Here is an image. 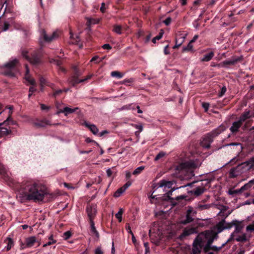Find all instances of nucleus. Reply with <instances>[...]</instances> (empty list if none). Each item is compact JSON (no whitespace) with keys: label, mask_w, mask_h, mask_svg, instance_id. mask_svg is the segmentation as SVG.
<instances>
[{"label":"nucleus","mask_w":254,"mask_h":254,"mask_svg":"<svg viewBox=\"0 0 254 254\" xmlns=\"http://www.w3.org/2000/svg\"><path fill=\"white\" fill-rule=\"evenodd\" d=\"M22 192L26 200L40 202L48 194L46 187L38 182H26L22 187Z\"/></svg>","instance_id":"1"},{"label":"nucleus","mask_w":254,"mask_h":254,"mask_svg":"<svg viewBox=\"0 0 254 254\" xmlns=\"http://www.w3.org/2000/svg\"><path fill=\"white\" fill-rule=\"evenodd\" d=\"M253 170H254V156L238 165L237 167L232 168L230 171V176L231 178H235L242 174Z\"/></svg>","instance_id":"2"},{"label":"nucleus","mask_w":254,"mask_h":254,"mask_svg":"<svg viewBox=\"0 0 254 254\" xmlns=\"http://www.w3.org/2000/svg\"><path fill=\"white\" fill-rule=\"evenodd\" d=\"M217 238L216 234H214L210 230H208L200 233L194 240L203 246L205 251L209 249L213 250L212 248L214 246H211V245Z\"/></svg>","instance_id":"3"},{"label":"nucleus","mask_w":254,"mask_h":254,"mask_svg":"<svg viewBox=\"0 0 254 254\" xmlns=\"http://www.w3.org/2000/svg\"><path fill=\"white\" fill-rule=\"evenodd\" d=\"M225 129V127L221 125L217 128L207 133L203 137L202 140L200 142L201 146L205 148H209L214 138Z\"/></svg>","instance_id":"4"},{"label":"nucleus","mask_w":254,"mask_h":254,"mask_svg":"<svg viewBox=\"0 0 254 254\" xmlns=\"http://www.w3.org/2000/svg\"><path fill=\"white\" fill-rule=\"evenodd\" d=\"M18 63V61L16 59L9 61L2 66L4 70L2 72V74L10 77H15L16 72V68Z\"/></svg>","instance_id":"5"},{"label":"nucleus","mask_w":254,"mask_h":254,"mask_svg":"<svg viewBox=\"0 0 254 254\" xmlns=\"http://www.w3.org/2000/svg\"><path fill=\"white\" fill-rule=\"evenodd\" d=\"M248 239H249L246 234H236V232H233L231 234L230 237L227 240V241L225 243H223L220 247H217L216 246H213L212 248L213 251L218 252L224 247L227 243H230L234 240L239 242H245L247 241Z\"/></svg>","instance_id":"6"},{"label":"nucleus","mask_w":254,"mask_h":254,"mask_svg":"<svg viewBox=\"0 0 254 254\" xmlns=\"http://www.w3.org/2000/svg\"><path fill=\"white\" fill-rule=\"evenodd\" d=\"M198 166L192 161H189L182 163L176 167V170L179 171H185L190 173V176H194L193 169L196 168Z\"/></svg>","instance_id":"7"},{"label":"nucleus","mask_w":254,"mask_h":254,"mask_svg":"<svg viewBox=\"0 0 254 254\" xmlns=\"http://www.w3.org/2000/svg\"><path fill=\"white\" fill-rule=\"evenodd\" d=\"M28 52L23 50L22 52V56L28 60L32 64L37 65L41 62V55L39 51H34L31 54V57L27 55Z\"/></svg>","instance_id":"8"},{"label":"nucleus","mask_w":254,"mask_h":254,"mask_svg":"<svg viewBox=\"0 0 254 254\" xmlns=\"http://www.w3.org/2000/svg\"><path fill=\"white\" fill-rule=\"evenodd\" d=\"M233 225H235V222L233 221L230 223L226 222L225 219H223L219 222L213 229L210 230L214 234H218L222 232L225 229H229L232 227Z\"/></svg>","instance_id":"9"},{"label":"nucleus","mask_w":254,"mask_h":254,"mask_svg":"<svg viewBox=\"0 0 254 254\" xmlns=\"http://www.w3.org/2000/svg\"><path fill=\"white\" fill-rule=\"evenodd\" d=\"M59 33L58 31H55L51 34L47 35L44 30H42L41 32L40 37L43 38L46 42H51L58 38Z\"/></svg>","instance_id":"10"},{"label":"nucleus","mask_w":254,"mask_h":254,"mask_svg":"<svg viewBox=\"0 0 254 254\" xmlns=\"http://www.w3.org/2000/svg\"><path fill=\"white\" fill-rule=\"evenodd\" d=\"M196 214V211L194 210L192 207H189L187 211L186 218L185 219L181 221V223L183 224H187L192 222Z\"/></svg>","instance_id":"11"},{"label":"nucleus","mask_w":254,"mask_h":254,"mask_svg":"<svg viewBox=\"0 0 254 254\" xmlns=\"http://www.w3.org/2000/svg\"><path fill=\"white\" fill-rule=\"evenodd\" d=\"M80 74L81 73L77 70L76 68H75L74 75L71 77V78L69 80V82L72 85V86H74L79 83H81L87 80V78L79 79L78 77Z\"/></svg>","instance_id":"12"},{"label":"nucleus","mask_w":254,"mask_h":254,"mask_svg":"<svg viewBox=\"0 0 254 254\" xmlns=\"http://www.w3.org/2000/svg\"><path fill=\"white\" fill-rule=\"evenodd\" d=\"M38 242V240L37 239L34 237V236H31V237H29L27 238L25 240V245H24V244L22 245V248H30L31 247H32L34 244H35V243L36 242ZM40 243L38 242V246L40 245Z\"/></svg>","instance_id":"13"},{"label":"nucleus","mask_w":254,"mask_h":254,"mask_svg":"<svg viewBox=\"0 0 254 254\" xmlns=\"http://www.w3.org/2000/svg\"><path fill=\"white\" fill-rule=\"evenodd\" d=\"M86 211L90 222L91 220H93L96 215L97 212L96 207L93 205H88L86 208Z\"/></svg>","instance_id":"14"},{"label":"nucleus","mask_w":254,"mask_h":254,"mask_svg":"<svg viewBox=\"0 0 254 254\" xmlns=\"http://www.w3.org/2000/svg\"><path fill=\"white\" fill-rule=\"evenodd\" d=\"M196 229L195 227H187L186 228L181 235V237H184L186 236H188L193 234L196 233Z\"/></svg>","instance_id":"15"},{"label":"nucleus","mask_w":254,"mask_h":254,"mask_svg":"<svg viewBox=\"0 0 254 254\" xmlns=\"http://www.w3.org/2000/svg\"><path fill=\"white\" fill-rule=\"evenodd\" d=\"M252 117H254V113L250 111H246L241 116L239 120L243 123L246 120Z\"/></svg>","instance_id":"16"},{"label":"nucleus","mask_w":254,"mask_h":254,"mask_svg":"<svg viewBox=\"0 0 254 254\" xmlns=\"http://www.w3.org/2000/svg\"><path fill=\"white\" fill-rule=\"evenodd\" d=\"M203 247L200 245L199 243L196 242L195 240L193 243L192 247V254H200L201 249Z\"/></svg>","instance_id":"17"},{"label":"nucleus","mask_w":254,"mask_h":254,"mask_svg":"<svg viewBox=\"0 0 254 254\" xmlns=\"http://www.w3.org/2000/svg\"><path fill=\"white\" fill-rule=\"evenodd\" d=\"M26 68V73L25 75V79L26 81H27L30 84L32 85H35L36 84V82L35 80L30 77L29 74V69L28 68L27 65H25Z\"/></svg>","instance_id":"18"},{"label":"nucleus","mask_w":254,"mask_h":254,"mask_svg":"<svg viewBox=\"0 0 254 254\" xmlns=\"http://www.w3.org/2000/svg\"><path fill=\"white\" fill-rule=\"evenodd\" d=\"M242 123L239 120L234 122L230 129L232 133H236L239 130V128L241 127Z\"/></svg>","instance_id":"19"},{"label":"nucleus","mask_w":254,"mask_h":254,"mask_svg":"<svg viewBox=\"0 0 254 254\" xmlns=\"http://www.w3.org/2000/svg\"><path fill=\"white\" fill-rule=\"evenodd\" d=\"M78 110V107H76L74 108H70L67 107L64 108L63 110H61L59 112V113H63L64 114V115L67 116L68 114L73 113L75 112L76 110Z\"/></svg>","instance_id":"20"},{"label":"nucleus","mask_w":254,"mask_h":254,"mask_svg":"<svg viewBox=\"0 0 254 254\" xmlns=\"http://www.w3.org/2000/svg\"><path fill=\"white\" fill-rule=\"evenodd\" d=\"M174 182V181H167L166 180H162L159 182V188H162L163 187H167L168 188H171L173 185Z\"/></svg>","instance_id":"21"},{"label":"nucleus","mask_w":254,"mask_h":254,"mask_svg":"<svg viewBox=\"0 0 254 254\" xmlns=\"http://www.w3.org/2000/svg\"><path fill=\"white\" fill-rule=\"evenodd\" d=\"M50 125V121L46 119H44L43 120L34 123V125L38 127H44L46 125Z\"/></svg>","instance_id":"22"},{"label":"nucleus","mask_w":254,"mask_h":254,"mask_svg":"<svg viewBox=\"0 0 254 254\" xmlns=\"http://www.w3.org/2000/svg\"><path fill=\"white\" fill-rule=\"evenodd\" d=\"M84 125L94 134H97L98 133L99 130L95 125L90 124L87 122H85Z\"/></svg>","instance_id":"23"},{"label":"nucleus","mask_w":254,"mask_h":254,"mask_svg":"<svg viewBox=\"0 0 254 254\" xmlns=\"http://www.w3.org/2000/svg\"><path fill=\"white\" fill-rule=\"evenodd\" d=\"M205 190L204 187H198L192 191V193L195 196H199L204 192Z\"/></svg>","instance_id":"24"},{"label":"nucleus","mask_w":254,"mask_h":254,"mask_svg":"<svg viewBox=\"0 0 254 254\" xmlns=\"http://www.w3.org/2000/svg\"><path fill=\"white\" fill-rule=\"evenodd\" d=\"M91 233L92 235H94L97 239L99 238V234L96 230L93 220L90 221Z\"/></svg>","instance_id":"25"},{"label":"nucleus","mask_w":254,"mask_h":254,"mask_svg":"<svg viewBox=\"0 0 254 254\" xmlns=\"http://www.w3.org/2000/svg\"><path fill=\"white\" fill-rule=\"evenodd\" d=\"M185 39V36H183L181 37L180 38H176V44L175 46L173 47V49H176L179 47L184 42Z\"/></svg>","instance_id":"26"},{"label":"nucleus","mask_w":254,"mask_h":254,"mask_svg":"<svg viewBox=\"0 0 254 254\" xmlns=\"http://www.w3.org/2000/svg\"><path fill=\"white\" fill-rule=\"evenodd\" d=\"M0 174L4 177H8V171L4 165L0 162Z\"/></svg>","instance_id":"27"},{"label":"nucleus","mask_w":254,"mask_h":254,"mask_svg":"<svg viewBox=\"0 0 254 254\" xmlns=\"http://www.w3.org/2000/svg\"><path fill=\"white\" fill-rule=\"evenodd\" d=\"M214 56V53L213 52H211L210 53L206 54L204 56L203 58L201 59V61L202 62H208L210 61L212 58Z\"/></svg>","instance_id":"28"},{"label":"nucleus","mask_w":254,"mask_h":254,"mask_svg":"<svg viewBox=\"0 0 254 254\" xmlns=\"http://www.w3.org/2000/svg\"><path fill=\"white\" fill-rule=\"evenodd\" d=\"M238 61V59H232L224 61L222 62L223 65H234Z\"/></svg>","instance_id":"29"},{"label":"nucleus","mask_w":254,"mask_h":254,"mask_svg":"<svg viewBox=\"0 0 254 254\" xmlns=\"http://www.w3.org/2000/svg\"><path fill=\"white\" fill-rule=\"evenodd\" d=\"M5 243H6L7 244V246L5 247L6 251H8L9 250H10L11 247L13 246V242L12 239H11L10 238H7L5 240Z\"/></svg>","instance_id":"30"},{"label":"nucleus","mask_w":254,"mask_h":254,"mask_svg":"<svg viewBox=\"0 0 254 254\" xmlns=\"http://www.w3.org/2000/svg\"><path fill=\"white\" fill-rule=\"evenodd\" d=\"M195 182H193L192 183H188V184H186V185H185L184 186H181V187L177 188H172L171 190L167 192V197H170V195H172V193L173 191H174L178 189L179 188H185V187H186L187 186H191Z\"/></svg>","instance_id":"31"},{"label":"nucleus","mask_w":254,"mask_h":254,"mask_svg":"<svg viewBox=\"0 0 254 254\" xmlns=\"http://www.w3.org/2000/svg\"><path fill=\"white\" fill-rule=\"evenodd\" d=\"M227 207L223 206L222 208L221 209L220 211L219 212L218 215H221L223 217H224L225 218L228 216V215L230 214V212H228L227 213L225 214V211L227 210Z\"/></svg>","instance_id":"32"},{"label":"nucleus","mask_w":254,"mask_h":254,"mask_svg":"<svg viewBox=\"0 0 254 254\" xmlns=\"http://www.w3.org/2000/svg\"><path fill=\"white\" fill-rule=\"evenodd\" d=\"M254 181H250L248 183L245 184L244 186H243V187H242L241 188V190H242V191H244L245 190H247L248 189H249L250 188L252 187V185L254 184Z\"/></svg>","instance_id":"33"},{"label":"nucleus","mask_w":254,"mask_h":254,"mask_svg":"<svg viewBox=\"0 0 254 254\" xmlns=\"http://www.w3.org/2000/svg\"><path fill=\"white\" fill-rule=\"evenodd\" d=\"M242 191H243L241 190V188L240 189H238V190L231 189V190H229L228 193L230 195H232L234 196V195H237L238 194L241 193Z\"/></svg>","instance_id":"34"},{"label":"nucleus","mask_w":254,"mask_h":254,"mask_svg":"<svg viewBox=\"0 0 254 254\" xmlns=\"http://www.w3.org/2000/svg\"><path fill=\"white\" fill-rule=\"evenodd\" d=\"M163 34H164L163 30L161 29L160 32L159 33V35L156 36L154 38H153V39L152 40V42L153 43H155L156 40H159L162 37Z\"/></svg>","instance_id":"35"},{"label":"nucleus","mask_w":254,"mask_h":254,"mask_svg":"<svg viewBox=\"0 0 254 254\" xmlns=\"http://www.w3.org/2000/svg\"><path fill=\"white\" fill-rule=\"evenodd\" d=\"M99 22V19H94V18H87V25H90L91 24H95L98 23Z\"/></svg>","instance_id":"36"},{"label":"nucleus","mask_w":254,"mask_h":254,"mask_svg":"<svg viewBox=\"0 0 254 254\" xmlns=\"http://www.w3.org/2000/svg\"><path fill=\"white\" fill-rule=\"evenodd\" d=\"M11 131L8 130L7 128L0 126V133L2 135H6L9 134Z\"/></svg>","instance_id":"37"},{"label":"nucleus","mask_w":254,"mask_h":254,"mask_svg":"<svg viewBox=\"0 0 254 254\" xmlns=\"http://www.w3.org/2000/svg\"><path fill=\"white\" fill-rule=\"evenodd\" d=\"M111 75L112 76L116 77L118 78H121L123 76V74L117 71H112L111 73Z\"/></svg>","instance_id":"38"},{"label":"nucleus","mask_w":254,"mask_h":254,"mask_svg":"<svg viewBox=\"0 0 254 254\" xmlns=\"http://www.w3.org/2000/svg\"><path fill=\"white\" fill-rule=\"evenodd\" d=\"M124 212L123 208H120L119 212L116 214V217L119 220V222L122 220V214Z\"/></svg>","instance_id":"39"},{"label":"nucleus","mask_w":254,"mask_h":254,"mask_svg":"<svg viewBox=\"0 0 254 254\" xmlns=\"http://www.w3.org/2000/svg\"><path fill=\"white\" fill-rule=\"evenodd\" d=\"M113 31L118 34L122 33V27L119 25H116L114 26Z\"/></svg>","instance_id":"40"},{"label":"nucleus","mask_w":254,"mask_h":254,"mask_svg":"<svg viewBox=\"0 0 254 254\" xmlns=\"http://www.w3.org/2000/svg\"><path fill=\"white\" fill-rule=\"evenodd\" d=\"M191 43H190V42L187 46L184 47L183 48V52H188L192 50L193 46Z\"/></svg>","instance_id":"41"},{"label":"nucleus","mask_w":254,"mask_h":254,"mask_svg":"<svg viewBox=\"0 0 254 254\" xmlns=\"http://www.w3.org/2000/svg\"><path fill=\"white\" fill-rule=\"evenodd\" d=\"M126 190L123 188H121L119 189L115 193L114 196L115 197H118L120 196V195L123 193Z\"/></svg>","instance_id":"42"},{"label":"nucleus","mask_w":254,"mask_h":254,"mask_svg":"<svg viewBox=\"0 0 254 254\" xmlns=\"http://www.w3.org/2000/svg\"><path fill=\"white\" fill-rule=\"evenodd\" d=\"M49 241L48 242H47V243L45 244L44 245H43V247H45L46 246H50L53 244H54L56 243V241L53 240V236L52 235H51L49 238Z\"/></svg>","instance_id":"43"},{"label":"nucleus","mask_w":254,"mask_h":254,"mask_svg":"<svg viewBox=\"0 0 254 254\" xmlns=\"http://www.w3.org/2000/svg\"><path fill=\"white\" fill-rule=\"evenodd\" d=\"M144 169V167L140 166L134 170L132 173L133 175H136L139 174Z\"/></svg>","instance_id":"44"},{"label":"nucleus","mask_w":254,"mask_h":254,"mask_svg":"<svg viewBox=\"0 0 254 254\" xmlns=\"http://www.w3.org/2000/svg\"><path fill=\"white\" fill-rule=\"evenodd\" d=\"M246 230L248 232H254V223L248 225L246 228Z\"/></svg>","instance_id":"45"},{"label":"nucleus","mask_w":254,"mask_h":254,"mask_svg":"<svg viewBox=\"0 0 254 254\" xmlns=\"http://www.w3.org/2000/svg\"><path fill=\"white\" fill-rule=\"evenodd\" d=\"M165 153L163 152H160L155 157L154 160L157 161L165 156Z\"/></svg>","instance_id":"46"},{"label":"nucleus","mask_w":254,"mask_h":254,"mask_svg":"<svg viewBox=\"0 0 254 254\" xmlns=\"http://www.w3.org/2000/svg\"><path fill=\"white\" fill-rule=\"evenodd\" d=\"M234 221L235 222V225H234L236 226L235 230L234 231V232H236V234H239V232L241 231L242 228L241 226H239L236 224V221Z\"/></svg>","instance_id":"47"},{"label":"nucleus","mask_w":254,"mask_h":254,"mask_svg":"<svg viewBox=\"0 0 254 254\" xmlns=\"http://www.w3.org/2000/svg\"><path fill=\"white\" fill-rule=\"evenodd\" d=\"M40 82L41 86V90H42V87L44 84H47V83L46 82V79L43 77H40Z\"/></svg>","instance_id":"48"},{"label":"nucleus","mask_w":254,"mask_h":254,"mask_svg":"<svg viewBox=\"0 0 254 254\" xmlns=\"http://www.w3.org/2000/svg\"><path fill=\"white\" fill-rule=\"evenodd\" d=\"M36 88H34L33 86H31L29 88V94H28V97L30 98L31 96L32 95V93L36 91Z\"/></svg>","instance_id":"49"},{"label":"nucleus","mask_w":254,"mask_h":254,"mask_svg":"<svg viewBox=\"0 0 254 254\" xmlns=\"http://www.w3.org/2000/svg\"><path fill=\"white\" fill-rule=\"evenodd\" d=\"M132 126L135 127V128L138 129L139 132H141L143 130V127L141 125H132Z\"/></svg>","instance_id":"50"},{"label":"nucleus","mask_w":254,"mask_h":254,"mask_svg":"<svg viewBox=\"0 0 254 254\" xmlns=\"http://www.w3.org/2000/svg\"><path fill=\"white\" fill-rule=\"evenodd\" d=\"M231 145H233V146H240V150H242V145L241 143H230V144H228L227 145V146H231Z\"/></svg>","instance_id":"51"},{"label":"nucleus","mask_w":254,"mask_h":254,"mask_svg":"<svg viewBox=\"0 0 254 254\" xmlns=\"http://www.w3.org/2000/svg\"><path fill=\"white\" fill-rule=\"evenodd\" d=\"M9 26V24L8 22H6V21L4 22L2 30L3 31H5L7 30L8 29Z\"/></svg>","instance_id":"52"},{"label":"nucleus","mask_w":254,"mask_h":254,"mask_svg":"<svg viewBox=\"0 0 254 254\" xmlns=\"http://www.w3.org/2000/svg\"><path fill=\"white\" fill-rule=\"evenodd\" d=\"M62 92H63V90H62L60 89V90H56L53 93V96L54 97H56L57 96H59Z\"/></svg>","instance_id":"53"},{"label":"nucleus","mask_w":254,"mask_h":254,"mask_svg":"<svg viewBox=\"0 0 254 254\" xmlns=\"http://www.w3.org/2000/svg\"><path fill=\"white\" fill-rule=\"evenodd\" d=\"M226 90H227V89H226V87H225V86L221 88V92H220V93L219 94V96L220 97L222 96H223V95L225 93V92H226Z\"/></svg>","instance_id":"54"},{"label":"nucleus","mask_w":254,"mask_h":254,"mask_svg":"<svg viewBox=\"0 0 254 254\" xmlns=\"http://www.w3.org/2000/svg\"><path fill=\"white\" fill-rule=\"evenodd\" d=\"M64 239L65 240H67L68 238H69L71 236V233L69 231H66L65 233H64Z\"/></svg>","instance_id":"55"},{"label":"nucleus","mask_w":254,"mask_h":254,"mask_svg":"<svg viewBox=\"0 0 254 254\" xmlns=\"http://www.w3.org/2000/svg\"><path fill=\"white\" fill-rule=\"evenodd\" d=\"M172 21V19L170 17H167L165 20L163 21V22L166 25H169Z\"/></svg>","instance_id":"56"},{"label":"nucleus","mask_w":254,"mask_h":254,"mask_svg":"<svg viewBox=\"0 0 254 254\" xmlns=\"http://www.w3.org/2000/svg\"><path fill=\"white\" fill-rule=\"evenodd\" d=\"M131 182L130 181H128L122 187L125 190H126L129 187H130L131 186Z\"/></svg>","instance_id":"57"},{"label":"nucleus","mask_w":254,"mask_h":254,"mask_svg":"<svg viewBox=\"0 0 254 254\" xmlns=\"http://www.w3.org/2000/svg\"><path fill=\"white\" fill-rule=\"evenodd\" d=\"M202 106L203 108L205 109V111L206 112L207 111L209 107V104L207 103H203Z\"/></svg>","instance_id":"58"},{"label":"nucleus","mask_w":254,"mask_h":254,"mask_svg":"<svg viewBox=\"0 0 254 254\" xmlns=\"http://www.w3.org/2000/svg\"><path fill=\"white\" fill-rule=\"evenodd\" d=\"M144 246L145 248V254L149 252V247L148 246V243L146 242L144 243Z\"/></svg>","instance_id":"59"},{"label":"nucleus","mask_w":254,"mask_h":254,"mask_svg":"<svg viewBox=\"0 0 254 254\" xmlns=\"http://www.w3.org/2000/svg\"><path fill=\"white\" fill-rule=\"evenodd\" d=\"M40 106H41V110H48L50 108L48 106H46L45 105L43 104H40Z\"/></svg>","instance_id":"60"},{"label":"nucleus","mask_w":254,"mask_h":254,"mask_svg":"<svg viewBox=\"0 0 254 254\" xmlns=\"http://www.w3.org/2000/svg\"><path fill=\"white\" fill-rule=\"evenodd\" d=\"M103 48L104 49L110 50L112 48V47L109 44H105L102 46Z\"/></svg>","instance_id":"61"},{"label":"nucleus","mask_w":254,"mask_h":254,"mask_svg":"<svg viewBox=\"0 0 254 254\" xmlns=\"http://www.w3.org/2000/svg\"><path fill=\"white\" fill-rule=\"evenodd\" d=\"M95 254H103V252L101 248H98L95 250Z\"/></svg>","instance_id":"62"},{"label":"nucleus","mask_w":254,"mask_h":254,"mask_svg":"<svg viewBox=\"0 0 254 254\" xmlns=\"http://www.w3.org/2000/svg\"><path fill=\"white\" fill-rule=\"evenodd\" d=\"M106 172H107V176L108 177H110L112 176V174H113V172H112V171L111 170V169L110 168L108 169L107 170Z\"/></svg>","instance_id":"63"},{"label":"nucleus","mask_w":254,"mask_h":254,"mask_svg":"<svg viewBox=\"0 0 254 254\" xmlns=\"http://www.w3.org/2000/svg\"><path fill=\"white\" fill-rule=\"evenodd\" d=\"M209 207L208 205H200L199 206V208L200 209V210H204V209H207Z\"/></svg>","instance_id":"64"}]
</instances>
